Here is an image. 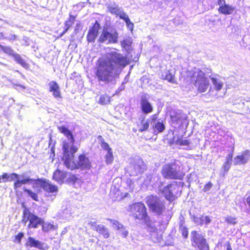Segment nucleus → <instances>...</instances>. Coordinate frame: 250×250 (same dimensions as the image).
<instances>
[{"mask_svg":"<svg viewBox=\"0 0 250 250\" xmlns=\"http://www.w3.org/2000/svg\"><path fill=\"white\" fill-rule=\"evenodd\" d=\"M127 64L125 56L116 51H112L105 57L99 59L95 75L99 81L112 83L119 78L121 70Z\"/></svg>","mask_w":250,"mask_h":250,"instance_id":"obj_1","label":"nucleus"},{"mask_svg":"<svg viewBox=\"0 0 250 250\" xmlns=\"http://www.w3.org/2000/svg\"><path fill=\"white\" fill-rule=\"evenodd\" d=\"M63 156L62 160L65 167L71 170L80 168L81 169H89L91 164L89 159L85 155H81L79 157V161L76 162L74 160V154L78 150V148L67 143H64L63 145Z\"/></svg>","mask_w":250,"mask_h":250,"instance_id":"obj_2","label":"nucleus"},{"mask_svg":"<svg viewBox=\"0 0 250 250\" xmlns=\"http://www.w3.org/2000/svg\"><path fill=\"white\" fill-rule=\"evenodd\" d=\"M188 75L191 78V83L199 92L203 93L208 89L209 81L203 71L194 68L188 72Z\"/></svg>","mask_w":250,"mask_h":250,"instance_id":"obj_3","label":"nucleus"},{"mask_svg":"<svg viewBox=\"0 0 250 250\" xmlns=\"http://www.w3.org/2000/svg\"><path fill=\"white\" fill-rule=\"evenodd\" d=\"M146 203L150 210L157 215H161L165 211L164 201L156 196L150 195L146 197Z\"/></svg>","mask_w":250,"mask_h":250,"instance_id":"obj_4","label":"nucleus"},{"mask_svg":"<svg viewBox=\"0 0 250 250\" xmlns=\"http://www.w3.org/2000/svg\"><path fill=\"white\" fill-rule=\"evenodd\" d=\"M129 209L136 219L144 220L147 222L148 216L146 208L144 204L140 202L133 204L130 206Z\"/></svg>","mask_w":250,"mask_h":250,"instance_id":"obj_5","label":"nucleus"},{"mask_svg":"<svg viewBox=\"0 0 250 250\" xmlns=\"http://www.w3.org/2000/svg\"><path fill=\"white\" fill-rule=\"evenodd\" d=\"M146 169V166L143 160L139 158L133 159L130 162L127 170L131 176H136L143 173Z\"/></svg>","mask_w":250,"mask_h":250,"instance_id":"obj_6","label":"nucleus"},{"mask_svg":"<svg viewBox=\"0 0 250 250\" xmlns=\"http://www.w3.org/2000/svg\"><path fill=\"white\" fill-rule=\"evenodd\" d=\"M170 118L172 125L175 127L187 126L186 116L179 110H172L170 112Z\"/></svg>","mask_w":250,"mask_h":250,"instance_id":"obj_7","label":"nucleus"},{"mask_svg":"<svg viewBox=\"0 0 250 250\" xmlns=\"http://www.w3.org/2000/svg\"><path fill=\"white\" fill-rule=\"evenodd\" d=\"M118 34L114 30H108L104 28L98 39L100 42L115 43L118 41Z\"/></svg>","mask_w":250,"mask_h":250,"instance_id":"obj_8","label":"nucleus"},{"mask_svg":"<svg viewBox=\"0 0 250 250\" xmlns=\"http://www.w3.org/2000/svg\"><path fill=\"white\" fill-rule=\"evenodd\" d=\"M163 176L167 179H181L183 175L174 165H166L162 169Z\"/></svg>","mask_w":250,"mask_h":250,"instance_id":"obj_9","label":"nucleus"},{"mask_svg":"<svg viewBox=\"0 0 250 250\" xmlns=\"http://www.w3.org/2000/svg\"><path fill=\"white\" fill-rule=\"evenodd\" d=\"M191 235L193 246H197L200 250H209L208 244L202 235L195 231H192Z\"/></svg>","mask_w":250,"mask_h":250,"instance_id":"obj_10","label":"nucleus"},{"mask_svg":"<svg viewBox=\"0 0 250 250\" xmlns=\"http://www.w3.org/2000/svg\"><path fill=\"white\" fill-rule=\"evenodd\" d=\"M147 229L150 232V237L154 242H158L162 237L161 231L158 230L152 222H146Z\"/></svg>","mask_w":250,"mask_h":250,"instance_id":"obj_11","label":"nucleus"},{"mask_svg":"<svg viewBox=\"0 0 250 250\" xmlns=\"http://www.w3.org/2000/svg\"><path fill=\"white\" fill-rule=\"evenodd\" d=\"M26 215H27V220L25 222L28 221L29 222V223L27 226L28 228H36L38 227L39 225H42V220L41 218H39L37 216L31 213H29L27 214L26 213L24 212L23 221L25 220Z\"/></svg>","mask_w":250,"mask_h":250,"instance_id":"obj_12","label":"nucleus"},{"mask_svg":"<svg viewBox=\"0 0 250 250\" xmlns=\"http://www.w3.org/2000/svg\"><path fill=\"white\" fill-rule=\"evenodd\" d=\"M250 160V150H245L236 156L233 160L234 165H242L247 164Z\"/></svg>","mask_w":250,"mask_h":250,"instance_id":"obj_13","label":"nucleus"},{"mask_svg":"<svg viewBox=\"0 0 250 250\" xmlns=\"http://www.w3.org/2000/svg\"><path fill=\"white\" fill-rule=\"evenodd\" d=\"M170 189L171 191L170 195H168V201L171 202L174 200L181 194V183H177L173 182L169 184Z\"/></svg>","mask_w":250,"mask_h":250,"instance_id":"obj_14","label":"nucleus"},{"mask_svg":"<svg viewBox=\"0 0 250 250\" xmlns=\"http://www.w3.org/2000/svg\"><path fill=\"white\" fill-rule=\"evenodd\" d=\"M38 182L37 184L41 185L42 188L46 192L53 193L58 191V187L52 184L49 181L43 180V182L39 181Z\"/></svg>","mask_w":250,"mask_h":250,"instance_id":"obj_15","label":"nucleus"},{"mask_svg":"<svg viewBox=\"0 0 250 250\" xmlns=\"http://www.w3.org/2000/svg\"><path fill=\"white\" fill-rule=\"evenodd\" d=\"M68 172L60 169L56 170L53 176V179L59 184H62L64 180L67 177Z\"/></svg>","mask_w":250,"mask_h":250,"instance_id":"obj_16","label":"nucleus"},{"mask_svg":"<svg viewBox=\"0 0 250 250\" xmlns=\"http://www.w3.org/2000/svg\"><path fill=\"white\" fill-rule=\"evenodd\" d=\"M49 91L53 93V96L56 98H61V94L60 90V87L58 83L54 81H51L49 83Z\"/></svg>","mask_w":250,"mask_h":250,"instance_id":"obj_17","label":"nucleus"},{"mask_svg":"<svg viewBox=\"0 0 250 250\" xmlns=\"http://www.w3.org/2000/svg\"><path fill=\"white\" fill-rule=\"evenodd\" d=\"M141 106L142 111L145 114L151 113L153 110V107L146 98H142Z\"/></svg>","mask_w":250,"mask_h":250,"instance_id":"obj_18","label":"nucleus"},{"mask_svg":"<svg viewBox=\"0 0 250 250\" xmlns=\"http://www.w3.org/2000/svg\"><path fill=\"white\" fill-rule=\"evenodd\" d=\"M211 80L213 88L216 91H218L222 89L224 84V80L222 78L215 76L211 77Z\"/></svg>","mask_w":250,"mask_h":250,"instance_id":"obj_19","label":"nucleus"},{"mask_svg":"<svg viewBox=\"0 0 250 250\" xmlns=\"http://www.w3.org/2000/svg\"><path fill=\"white\" fill-rule=\"evenodd\" d=\"M26 245L39 249H42L43 248V244L41 242L36 240L34 238L31 236L28 238Z\"/></svg>","mask_w":250,"mask_h":250,"instance_id":"obj_20","label":"nucleus"},{"mask_svg":"<svg viewBox=\"0 0 250 250\" xmlns=\"http://www.w3.org/2000/svg\"><path fill=\"white\" fill-rule=\"evenodd\" d=\"M161 79L167 80L171 83H175L176 79L174 75L169 70H165L160 74Z\"/></svg>","mask_w":250,"mask_h":250,"instance_id":"obj_21","label":"nucleus"},{"mask_svg":"<svg viewBox=\"0 0 250 250\" xmlns=\"http://www.w3.org/2000/svg\"><path fill=\"white\" fill-rule=\"evenodd\" d=\"M98 32V26L94 25L93 27L90 28L88 31L87 36V40L88 42H94L96 38Z\"/></svg>","mask_w":250,"mask_h":250,"instance_id":"obj_22","label":"nucleus"},{"mask_svg":"<svg viewBox=\"0 0 250 250\" xmlns=\"http://www.w3.org/2000/svg\"><path fill=\"white\" fill-rule=\"evenodd\" d=\"M58 129L61 133L63 134L68 138L70 139V142L72 144H73L74 141L73 136L72 133L70 131L67 127H66L64 125H58Z\"/></svg>","mask_w":250,"mask_h":250,"instance_id":"obj_23","label":"nucleus"},{"mask_svg":"<svg viewBox=\"0 0 250 250\" xmlns=\"http://www.w3.org/2000/svg\"><path fill=\"white\" fill-rule=\"evenodd\" d=\"M173 136L171 140L173 143L180 146H187L189 144L188 140L183 139L182 137L177 135V134H175L174 132H173Z\"/></svg>","mask_w":250,"mask_h":250,"instance_id":"obj_24","label":"nucleus"},{"mask_svg":"<svg viewBox=\"0 0 250 250\" xmlns=\"http://www.w3.org/2000/svg\"><path fill=\"white\" fill-rule=\"evenodd\" d=\"M234 7L229 4H226L223 6L219 7L218 11L219 12L225 15H230L233 13Z\"/></svg>","mask_w":250,"mask_h":250,"instance_id":"obj_25","label":"nucleus"},{"mask_svg":"<svg viewBox=\"0 0 250 250\" xmlns=\"http://www.w3.org/2000/svg\"><path fill=\"white\" fill-rule=\"evenodd\" d=\"M232 157H233L232 153H229L228 154V155L226 157V162L222 167V169L224 171V175H225V174L229 171V168L230 167V166L231 165V162H232Z\"/></svg>","mask_w":250,"mask_h":250,"instance_id":"obj_26","label":"nucleus"},{"mask_svg":"<svg viewBox=\"0 0 250 250\" xmlns=\"http://www.w3.org/2000/svg\"><path fill=\"white\" fill-rule=\"evenodd\" d=\"M97 232L102 235L104 238H108L109 237V233L107 228L103 225H99L97 228Z\"/></svg>","mask_w":250,"mask_h":250,"instance_id":"obj_27","label":"nucleus"},{"mask_svg":"<svg viewBox=\"0 0 250 250\" xmlns=\"http://www.w3.org/2000/svg\"><path fill=\"white\" fill-rule=\"evenodd\" d=\"M32 179H30L28 177H26L22 180H19L17 179L16 181L14 183V189H17L19 188H20L22 185L29 184H30Z\"/></svg>","mask_w":250,"mask_h":250,"instance_id":"obj_28","label":"nucleus"},{"mask_svg":"<svg viewBox=\"0 0 250 250\" xmlns=\"http://www.w3.org/2000/svg\"><path fill=\"white\" fill-rule=\"evenodd\" d=\"M3 177V183H5L7 181H11L14 180L15 179H18L19 175L15 173H11L8 174L6 173H4L2 174Z\"/></svg>","mask_w":250,"mask_h":250,"instance_id":"obj_29","label":"nucleus"},{"mask_svg":"<svg viewBox=\"0 0 250 250\" xmlns=\"http://www.w3.org/2000/svg\"><path fill=\"white\" fill-rule=\"evenodd\" d=\"M108 9L109 11L113 14H115L117 16L120 14L122 9L121 8H119L118 5L114 3L113 4H111L108 6Z\"/></svg>","mask_w":250,"mask_h":250,"instance_id":"obj_30","label":"nucleus"},{"mask_svg":"<svg viewBox=\"0 0 250 250\" xmlns=\"http://www.w3.org/2000/svg\"><path fill=\"white\" fill-rule=\"evenodd\" d=\"M75 17L71 15H70V18L68 21L65 22V26L66 27L64 31L61 34V36L65 34V33L68 30L69 27L72 25L75 21Z\"/></svg>","mask_w":250,"mask_h":250,"instance_id":"obj_31","label":"nucleus"},{"mask_svg":"<svg viewBox=\"0 0 250 250\" xmlns=\"http://www.w3.org/2000/svg\"><path fill=\"white\" fill-rule=\"evenodd\" d=\"M42 229L44 231H48L50 230L56 229V227L53 224L50 222H44L42 221Z\"/></svg>","mask_w":250,"mask_h":250,"instance_id":"obj_32","label":"nucleus"},{"mask_svg":"<svg viewBox=\"0 0 250 250\" xmlns=\"http://www.w3.org/2000/svg\"><path fill=\"white\" fill-rule=\"evenodd\" d=\"M144 117L141 121L140 125H139V131L143 132L147 130L149 127V121L148 120H145Z\"/></svg>","mask_w":250,"mask_h":250,"instance_id":"obj_33","label":"nucleus"},{"mask_svg":"<svg viewBox=\"0 0 250 250\" xmlns=\"http://www.w3.org/2000/svg\"><path fill=\"white\" fill-rule=\"evenodd\" d=\"M13 57L15 60L17 62V63L21 64L24 67H27L28 64L24 61V60L21 57V56L18 54H13Z\"/></svg>","mask_w":250,"mask_h":250,"instance_id":"obj_34","label":"nucleus"},{"mask_svg":"<svg viewBox=\"0 0 250 250\" xmlns=\"http://www.w3.org/2000/svg\"><path fill=\"white\" fill-rule=\"evenodd\" d=\"M110 102V97L107 94H103L100 96L99 103L102 105L106 104Z\"/></svg>","mask_w":250,"mask_h":250,"instance_id":"obj_35","label":"nucleus"},{"mask_svg":"<svg viewBox=\"0 0 250 250\" xmlns=\"http://www.w3.org/2000/svg\"><path fill=\"white\" fill-rule=\"evenodd\" d=\"M23 191L25 192H26L28 195L33 200L35 201H38V196L37 194L34 192H33L32 190L28 189L25 188H23Z\"/></svg>","mask_w":250,"mask_h":250,"instance_id":"obj_36","label":"nucleus"},{"mask_svg":"<svg viewBox=\"0 0 250 250\" xmlns=\"http://www.w3.org/2000/svg\"><path fill=\"white\" fill-rule=\"evenodd\" d=\"M43 182V180H42L41 179H37V180H33L32 179V180L30 182V185H32V187L34 189H35L37 191H40L41 189V188H42V186L40 185H38L37 183L38 182Z\"/></svg>","mask_w":250,"mask_h":250,"instance_id":"obj_37","label":"nucleus"},{"mask_svg":"<svg viewBox=\"0 0 250 250\" xmlns=\"http://www.w3.org/2000/svg\"><path fill=\"white\" fill-rule=\"evenodd\" d=\"M108 220L110 222L112 227L117 230H119L120 229L123 228V225L118 221L111 219H108Z\"/></svg>","mask_w":250,"mask_h":250,"instance_id":"obj_38","label":"nucleus"},{"mask_svg":"<svg viewBox=\"0 0 250 250\" xmlns=\"http://www.w3.org/2000/svg\"><path fill=\"white\" fill-rule=\"evenodd\" d=\"M153 127L155 130H157L158 132H162L165 128V125L162 122H157L153 125Z\"/></svg>","mask_w":250,"mask_h":250,"instance_id":"obj_39","label":"nucleus"},{"mask_svg":"<svg viewBox=\"0 0 250 250\" xmlns=\"http://www.w3.org/2000/svg\"><path fill=\"white\" fill-rule=\"evenodd\" d=\"M131 43V39L130 38H126L121 42V45L125 49L128 50Z\"/></svg>","mask_w":250,"mask_h":250,"instance_id":"obj_40","label":"nucleus"},{"mask_svg":"<svg viewBox=\"0 0 250 250\" xmlns=\"http://www.w3.org/2000/svg\"><path fill=\"white\" fill-rule=\"evenodd\" d=\"M105 162L107 164H110L113 161V155L112 150L107 152L105 156Z\"/></svg>","mask_w":250,"mask_h":250,"instance_id":"obj_41","label":"nucleus"},{"mask_svg":"<svg viewBox=\"0 0 250 250\" xmlns=\"http://www.w3.org/2000/svg\"><path fill=\"white\" fill-rule=\"evenodd\" d=\"M162 193L164 194L165 198L168 200V195H170L171 191L170 189V188L169 185L165 187L161 190Z\"/></svg>","mask_w":250,"mask_h":250,"instance_id":"obj_42","label":"nucleus"},{"mask_svg":"<svg viewBox=\"0 0 250 250\" xmlns=\"http://www.w3.org/2000/svg\"><path fill=\"white\" fill-rule=\"evenodd\" d=\"M202 225H208L211 221L210 217L203 214L201 215Z\"/></svg>","mask_w":250,"mask_h":250,"instance_id":"obj_43","label":"nucleus"},{"mask_svg":"<svg viewBox=\"0 0 250 250\" xmlns=\"http://www.w3.org/2000/svg\"><path fill=\"white\" fill-rule=\"evenodd\" d=\"M180 231L181 232L184 238H187L188 235V231L187 229L185 226H183V224L182 223L181 221L180 222Z\"/></svg>","mask_w":250,"mask_h":250,"instance_id":"obj_44","label":"nucleus"},{"mask_svg":"<svg viewBox=\"0 0 250 250\" xmlns=\"http://www.w3.org/2000/svg\"><path fill=\"white\" fill-rule=\"evenodd\" d=\"M226 221L229 224L235 225L237 223L236 218L231 216H228L225 218Z\"/></svg>","mask_w":250,"mask_h":250,"instance_id":"obj_45","label":"nucleus"},{"mask_svg":"<svg viewBox=\"0 0 250 250\" xmlns=\"http://www.w3.org/2000/svg\"><path fill=\"white\" fill-rule=\"evenodd\" d=\"M118 231V233H120L123 237L125 238L127 236L128 231L126 229L125 227L123 226V228L120 229Z\"/></svg>","mask_w":250,"mask_h":250,"instance_id":"obj_46","label":"nucleus"},{"mask_svg":"<svg viewBox=\"0 0 250 250\" xmlns=\"http://www.w3.org/2000/svg\"><path fill=\"white\" fill-rule=\"evenodd\" d=\"M77 178L74 175H72L70 173H68L67 181L69 183H74L77 180Z\"/></svg>","mask_w":250,"mask_h":250,"instance_id":"obj_47","label":"nucleus"},{"mask_svg":"<svg viewBox=\"0 0 250 250\" xmlns=\"http://www.w3.org/2000/svg\"><path fill=\"white\" fill-rule=\"evenodd\" d=\"M1 49L6 54L12 55L13 56V51L9 47L3 46L0 45Z\"/></svg>","mask_w":250,"mask_h":250,"instance_id":"obj_48","label":"nucleus"},{"mask_svg":"<svg viewBox=\"0 0 250 250\" xmlns=\"http://www.w3.org/2000/svg\"><path fill=\"white\" fill-rule=\"evenodd\" d=\"M118 16L120 17L121 19L124 20L125 22L126 21H129V19L127 15L125 12H124L123 10L121 11Z\"/></svg>","mask_w":250,"mask_h":250,"instance_id":"obj_49","label":"nucleus"},{"mask_svg":"<svg viewBox=\"0 0 250 250\" xmlns=\"http://www.w3.org/2000/svg\"><path fill=\"white\" fill-rule=\"evenodd\" d=\"M101 146L103 149L106 150L107 152L112 150V149L110 147L108 144L105 142H102L101 143Z\"/></svg>","mask_w":250,"mask_h":250,"instance_id":"obj_50","label":"nucleus"},{"mask_svg":"<svg viewBox=\"0 0 250 250\" xmlns=\"http://www.w3.org/2000/svg\"><path fill=\"white\" fill-rule=\"evenodd\" d=\"M193 221L198 225H202L201 215L194 216Z\"/></svg>","mask_w":250,"mask_h":250,"instance_id":"obj_51","label":"nucleus"},{"mask_svg":"<svg viewBox=\"0 0 250 250\" xmlns=\"http://www.w3.org/2000/svg\"><path fill=\"white\" fill-rule=\"evenodd\" d=\"M88 225L92 229L97 231V228L99 225H97L95 222H90L88 223Z\"/></svg>","mask_w":250,"mask_h":250,"instance_id":"obj_52","label":"nucleus"},{"mask_svg":"<svg viewBox=\"0 0 250 250\" xmlns=\"http://www.w3.org/2000/svg\"><path fill=\"white\" fill-rule=\"evenodd\" d=\"M212 186V184L210 182H209L205 186V187L203 189V191L204 192H207V191H208L211 188Z\"/></svg>","mask_w":250,"mask_h":250,"instance_id":"obj_53","label":"nucleus"},{"mask_svg":"<svg viewBox=\"0 0 250 250\" xmlns=\"http://www.w3.org/2000/svg\"><path fill=\"white\" fill-rule=\"evenodd\" d=\"M23 237V233L20 232L16 236V240L19 243H21V238Z\"/></svg>","mask_w":250,"mask_h":250,"instance_id":"obj_54","label":"nucleus"},{"mask_svg":"<svg viewBox=\"0 0 250 250\" xmlns=\"http://www.w3.org/2000/svg\"><path fill=\"white\" fill-rule=\"evenodd\" d=\"M125 88V85H124V83H122V84L117 89L115 92L116 94H119L121 91L124 90Z\"/></svg>","mask_w":250,"mask_h":250,"instance_id":"obj_55","label":"nucleus"},{"mask_svg":"<svg viewBox=\"0 0 250 250\" xmlns=\"http://www.w3.org/2000/svg\"><path fill=\"white\" fill-rule=\"evenodd\" d=\"M126 24L127 25V27L131 30H133L134 24L133 23L130 21V19L129 21H126Z\"/></svg>","mask_w":250,"mask_h":250,"instance_id":"obj_56","label":"nucleus"},{"mask_svg":"<svg viewBox=\"0 0 250 250\" xmlns=\"http://www.w3.org/2000/svg\"><path fill=\"white\" fill-rule=\"evenodd\" d=\"M158 117H157V115L156 114H154L153 115H152L151 117H150V120H151V123H152L153 122H154L157 119Z\"/></svg>","mask_w":250,"mask_h":250,"instance_id":"obj_57","label":"nucleus"},{"mask_svg":"<svg viewBox=\"0 0 250 250\" xmlns=\"http://www.w3.org/2000/svg\"><path fill=\"white\" fill-rule=\"evenodd\" d=\"M218 4L219 5V7H221V6H223L226 4L225 1L224 0H219L218 1Z\"/></svg>","mask_w":250,"mask_h":250,"instance_id":"obj_58","label":"nucleus"},{"mask_svg":"<svg viewBox=\"0 0 250 250\" xmlns=\"http://www.w3.org/2000/svg\"><path fill=\"white\" fill-rule=\"evenodd\" d=\"M246 202L250 209V195L247 198Z\"/></svg>","mask_w":250,"mask_h":250,"instance_id":"obj_59","label":"nucleus"},{"mask_svg":"<svg viewBox=\"0 0 250 250\" xmlns=\"http://www.w3.org/2000/svg\"><path fill=\"white\" fill-rule=\"evenodd\" d=\"M226 250H232L230 245L228 244L227 246Z\"/></svg>","mask_w":250,"mask_h":250,"instance_id":"obj_60","label":"nucleus"},{"mask_svg":"<svg viewBox=\"0 0 250 250\" xmlns=\"http://www.w3.org/2000/svg\"><path fill=\"white\" fill-rule=\"evenodd\" d=\"M127 81H128V80L126 79V78H125L122 83H124V84H125V83H126L127 82Z\"/></svg>","mask_w":250,"mask_h":250,"instance_id":"obj_61","label":"nucleus"},{"mask_svg":"<svg viewBox=\"0 0 250 250\" xmlns=\"http://www.w3.org/2000/svg\"><path fill=\"white\" fill-rule=\"evenodd\" d=\"M0 183H3V177H2V175L0 176Z\"/></svg>","mask_w":250,"mask_h":250,"instance_id":"obj_62","label":"nucleus"},{"mask_svg":"<svg viewBox=\"0 0 250 250\" xmlns=\"http://www.w3.org/2000/svg\"><path fill=\"white\" fill-rule=\"evenodd\" d=\"M90 241L91 242H93L94 241V239H90Z\"/></svg>","mask_w":250,"mask_h":250,"instance_id":"obj_63","label":"nucleus"},{"mask_svg":"<svg viewBox=\"0 0 250 250\" xmlns=\"http://www.w3.org/2000/svg\"><path fill=\"white\" fill-rule=\"evenodd\" d=\"M78 250H82V249H81V248H80V249H79Z\"/></svg>","mask_w":250,"mask_h":250,"instance_id":"obj_64","label":"nucleus"}]
</instances>
